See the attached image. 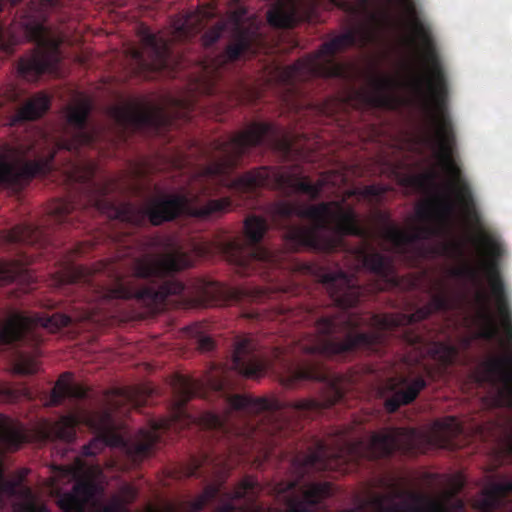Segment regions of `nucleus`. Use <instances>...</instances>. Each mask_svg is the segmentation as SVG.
Wrapping results in <instances>:
<instances>
[{"label": "nucleus", "mask_w": 512, "mask_h": 512, "mask_svg": "<svg viewBox=\"0 0 512 512\" xmlns=\"http://www.w3.org/2000/svg\"><path fill=\"white\" fill-rule=\"evenodd\" d=\"M291 324L313 326V334L298 342L296 349L303 354L289 370L285 385L293 387L299 381H318L327 387L323 399H301L283 403L276 398L232 394L226 378L210 379V388L226 405L222 414L206 411L199 417V425L210 432L216 443L208 451L191 456L186 464L175 468V479L189 477L213 479L195 499L165 500L160 508L147 512H200L210 502L220 504L212 512H258L255 504L259 484L247 476L233 491L222 492L231 469L241 462H250L261 468L265 462L277 458L289 463L297 479L287 483L281 492H291L287 499L288 512H311L309 505H317L333 494L328 482L300 485L306 475L314 471L338 470L348 460H378L395 452L404 455L418 450V433L410 428H389L375 432L369 441L358 440L333 450L323 440L290 436V423L282 419L286 409L296 418H313L324 409L345 399L342 377L332 375L323 358L340 357L358 350L382 354L392 340L421 347L424 335L416 325L422 320H286ZM393 498L402 499L382 512H447L446 501L417 491L396 490ZM353 512V511H347Z\"/></svg>", "instance_id": "nucleus-1"}, {"label": "nucleus", "mask_w": 512, "mask_h": 512, "mask_svg": "<svg viewBox=\"0 0 512 512\" xmlns=\"http://www.w3.org/2000/svg\"><path fill=\"white\" fill-rule=\"evenodd\" d=\"M410 41L419 45L426 68L424 73L413 76L409 82L426 118L422 142L432 150L439 166L448 176L447 193L433 202L420 205L416 210L421 221L430 222L437 216L440 222V226L416 227L421 241H424L439 236L444 228L450 226L456 210L452 196L467 220L479 223L480 216L472 189L455 159L456 135L448 111V82L432 33H412Z\"/></svg>", "instance_id": "nucleus-2"}, {"label": "nucleus", "mask_w": 512, "mask_h": 512, "mask_svg": "<svg viewBox=\"0 0 512 512\" xmlns=\"http://www.w3.org/2000/svg\"><path fill=\"white\" fill-rule=\"evenodd\" d=\"M269 213L273 224L284 230L291 248L344 252L354 259V268H365L381 280L371 290H384L398 283L393 260L374 248L372 233L362 225L354 207L344 201L316 205L279 201L271 205Z\"/></svg>", "instance_id": "nucleus-3"}, {"label": "nucleus", "mask_w": 512, "mask_h": 512, "mask_svg": "<svg viewBox=\"0 0 512 512\" xmlns=\"http://www.w3.org/2000/svg\"><path fill=\"white\" fill-rule=\"evenodd\" d=\"M176 397L175 409L170 417L152 419L147 428H141L130 437L120 432L113 413L123 409H138L147 404L154 391L148 386L115 388L108 397V408L88 416L87 423L96 436L82 447V455L95 456L106 447L120 448L131 466L139 465L148 458L155 446L162 442L165 435L194 421L186 411V403L193 397H204V383L185 375H176L172 381Z\"/></svg>", "instance_id": "nucleus-4"}, {"label": "nucleus", "mask_w": 512, "mask_h": 512, "mask_svg": "<svg viewBox=\"0 0 512 512\" xmlns=\"http://www.w3.org/2000/svg\"><path fill=\"white\" fill-rule=\"evenodd\" d=\"M278 127L268 122H253L227 140L214 142L217 155L200 174V193L217 194L227 188L238 195L256 196L261 188L280 190L286 194L300 193L311 200L321 196L325 180L311 182L301 172L282 171L278 168L261 166L232 178V172L240 165L241 159L254 147L273 145L280 137Z\"/></svg>", "instance_id": "nucleus-5"}, {"label": "nucleus", "mask_w": 512, "mask_h": 512, "mask_svg": "<svg viewBox=\"0 0 512 512\" xmlns=\"http://www.w3.org/2000/svg\"><path fill=\"white\" fill-rule=\"evenodd\" d=\"M149 247H163L164 254L145 252L130 258L125 272L112 270L109 283L94 288L106 300L135 299L150 309L163 305L170 295H180L185 285L175 274L192 265L188 254L177 248L169 238L152 237Z\"/></svg>", "instance_id": "nucleus-6"}, {"label": "nucleus", "mask_w": 512, "mask_h": 512, "mask_svg": "<svg viewBox=\"0 0 512 512\" xmlns=\"http://www.w3.org/2000/svg\"><path fill=\"white\" fill-rule=\"evenodd\" d=\"M87 187L89 194L85 202L76 199L75 196L56 199L50 204L48 213L59 223L73 225L74 218L78 217L83 209L92 208L101 213L112 210L114 217L122 222L140 226L147 218L152 225L158 226L173 221L181 215L208 218L227 212L232 207V201L228 197L212 199L205 204L196 205L193 203V196L186 193L157 196L143 208L131 203H124L116 207L106 198L105 187H97L93 182L87 183Z\"/></svg>", "instance_id": "nucleus-7"}, {"label": "nucleus", "mask_w": 512, "mask_h": 512, "mask_svg": "<svg viewBox=\"0 0 512 512\" xmlns=\"http://www.w3.org/2000/svg\"><path fill=\"white\" fill-rule=\"evenodd\" d=\"M383 20L375 13H368V20L357 29H349L345 33L324 42L318 51L297 60L289 66H277L274 80L284 86L291 96L300 94L298 84L312 78H335L343 73L341 65L335 60L336 53L349 47L361 49L378 41Z\"/></svg>", "instance_id": "nucleus-8"}, {"label": "nucleus", "mask_w": 512, "mask_h": 512, "mask_svg": "<svg viewBox=\"0 0 512 512\" xmlns=\"http://www.w3.org/2000/svg\"><path fill=\"white\" fill-rule=\"evenodd\" d=\"M383 20L375 13H368V20L357 29H349L345 33L324 42L318 51L297 60L289 66H277L274 80L284 86L291 96L300 94L298 84L312 78H335L343 73L341 65L335 60L336 53L349 47L361 49L378 41Z\"/></svg>", "instance_id": "nucleus-9"}, {"label": "nucleus", "mask_w": 512, "mask_h": 512, "mask_svg": "<svg viewBox=\"0 0 512 512\" xmlns=\"http://www.w3.org/2000/svg\"><path fill=\"white\" fill-rule=\"evenodd\" d=\"M71 318L62 313L26 314L13 311L0 325V344L15 347L28 346L32 352L19 351L14 361L13 370L20 375H32L38 371V346L43 341L42 330L56 332L70 324Z\"/></svg>", "instance_id": "nucleus-10"}, {"label": "nucleus", "mask_w": 512, "mask_h": 512, "mask_svg": "<svg viewBox=\"0 0 512 512\" xmlns=\"http://www.w3.org/2000/svg\"><path fill=\"white\" fill-rule=\"evenodd\" d=\"M246 15L247 10L244 7H238L229 14L228 23L219 22L203 34V44L207 47L212 46L221 38L227 25L230 24L233 40L217 57L202 63V75L198 79V88L202 93L211 95L217 91L221 70L227 64L255 53L254 44L257 40V31L250 26H245Z\"/></svg>", "instance_id": "nucleus-11"}, {"label": "nucleus", "mask_w": 512, "mask_h": 512, "mask_svg": "<svg viewBox=\"0 0 512 512\" xmlns=\"http://www.w3.org/2000/svg\"><path fill=\"white\" fill-rule=\"evenodd\" d=\"M267 230L268 222L265 218L250 215L244 222V232L248 244L234 239L222 245L223 252L229 261L238 268L240 274L255 273L260 265L273 261L271 252L259 245Z\"/></svg>", "instance_id": "nucleus-12"}, {"label": "nucleus", "mask_w": 512, "mask_h": 512, "mask_svg": "<svg viewBox=\"0 0 512 512\" xmlns=\"http://www.w3.org/2000/svg\"><path fill=\"white\" fill-rule=\"evenodd\" d=\"M428 353L433 360L436 361L435 366L423 365V374L410 379L408 376H403L400 383L403 389L396 391L391 397L387 398L384 402L385 409L389 413L396 412L401 406L412 403L419 393L426 388L427 379L436 380L442 377L448 367L455 361L458 350L455 346L443 343L434 342L428 349Z\"/></svg>", "instance_id": "nucleus-13"}, {"label": "nucleus", "mask_w": 512, "mask_h": 512, "mask_svg": "<svg viewBox=\"0 0 512 512\" xmlns=\"http://www.w3.org/2000/svg\"><path fill=\"white\" fill-rule=\"evenodd\" d=\"M140 47H131L128 53L131 57L133 72L141 77L150 78L152 74L169 69L172 53L169 42L150 31L146 26L138 30Z\"/></svg>", "instance_id": "nucleus-14"}, {"label": "nucleus", "mask_w": 512, "mask_h": 512, "mask_svg": "<svg viewBox=\"0 0 512 512\" xmlns=\"http://www.w3.org/2000/svg\"><path fill=\"white\" fill-rule=\"evenodd\" d=\"M13 159L6 155L0 156V186L13 190H21L36 176L46 175L52 169L54 153L47 157L37 156L32 160L26 159L27 151L21 147L12 151Z\"/></svg>", "instance_id": "nucleus-15"}, {"label": "nucleus", "mask_w": 512, "mask_h": 512, "mask_svg": "<svg viewBox=\"0 0 512 512\" xmlns=\"http://www.w3.org/2000/svg\"><path fill=\"white\" fill-rule=\"evenodd\" d=\"M92 109V100L83 95L79 96L75 103L68 107L66 127L64 136L58 142L59 148L77 154L82 146H92L94 144L96 136L88 125Z\"/></svg>", "instance_id": "nucleus-16"}, {"label": "nucleus", "mask_w": 512, "mask_h": 512, "mask_svg": "<svg viewBox=\"0 0 512 512\" xmlns=\"http://www.w3.org/2000/svg\"><path fill=\"white\" fill-rule=\"evenodd\" d=\"M112 115L123 129H159L168 122L161 108L146 105L115 107Z\"/></svg>", "instance_id": "nucleus-17"}, {"label": "nucleus", "mask_w": 512, "mask_h": 512, "mask_svg": "<svg viewBox=\"0 0 512 512\" xmlns=\"http://www.w3.org/2000/svg\"><path fill=\"white\" fill-rule=\"evenodd\" d=\"M231 367L247 378H257L264 373V359L257 351V345L251 336L236 338Z\"/></svg>", "instance_id": "nucleus-18"}, {"label": "nucleus", "mask_w": 512, "mask_h": 512, "mask_svg": "<svg viewBox=\"0 0 512 512\" xmlns=\"http://www.w3.org/2000/svg\"><path fill=\"white\" fill-rule=\"evenodd\" d=\"M103 493V487L92 477L76 480L70 492L63 493L58 505L63 512H86L88 503Z\"/></svg>", "instance_id": "nucleus-19"}, {"label": "nucleus", "mask_w": 512, "mask_h": 512, "mask_svg": "<svg viewBox=\"0 0 512 512\" xmlns=\"http://www.w3.org/2000/svg\"><path fill=\"white\" fill-rule=\"evenodd\" d=\"M376 216L382 223V237L390 242L399 253L406 254L410 248L422 242L416 228L411 232L405 231L392 223L387 213L381 211H378Z\"/></svg>", "instance_id": "nucleus-20"}, {"label": "nucleus", "mask_w": 512, "mask_h": 512, "mask_svg": "<svg viewBox=\"0 0 512 512\" xmlns=\"http://www.w3.org/2000/svg\"><path fill=\"white\" fill-rule=\"evenodd\" d=\"M28 259L24 261H0V285L16 283L22 293L34 289L35 276L27 268Z\"/></svg>", "instance_id": "nucleus-21"}, {"label": "nucleus", "mask_w": 512, "mask_h": 512, "mask_svg": "<svg viewBox=\"0 0 512 512\" xmlns=\"http://www.w3.org/2000/svg\"><path fill=\"white\" fill-rule=\"evenodd\" d=\"M370 86L372 88L370 102L374 106H393L392 94L399 86V81L395 77L386 74H375L370 78Z\"/></svg>", "instance_id": "nucleus-22"}, {"label": "nucleus", "mask_w": 512, "mask_h": 512, "mask_svg": "<svg viewBox=\"0 0 512 512\" xmlns=\"http://www.w3.org/2000/svg\"><path fill=\"white\" fill-rule=\"evenodd\" d=\"M87 394L88 392L86 388L74 383L72 380V374L65 372L59 377L55 386L51 390L50 403L53 406H59L65 399L83 400L87 397Z\"/></svg>", "instance_id": "nucleus-23"}, {"label": "nucleus", "mask_w": 512, "mask_h": 512, "mask_svg": "<svg viewBox=\"0 0 512 512\" xmlns=\"http://www.w3.org/2000/svg\"><path fill=\"white\" fill-rule=\"evenodd\" d=\"M27 440L23 426L0 414V449L16 451Z\"/></svg>", "instance_id": "nucleus-24"}, {"label": "nucleus", "mask_w": 512, "mask_h": 512, "mask_svg": "<svg viewBox=\"0 0 512 512\" xmlns=\"http://www.w3.org/2000/svg\"><path fill=\"white\" fill-rule=\"evenodd\" d=\"M510 493H512V480L492 483L483 490L479 506L485 512H493L503 505Z\"/></svg>", "instance_id": "nucleus-25"}, {"label": "nucleus", "mask_w": 512, "mask_h": 512, "mask_svg": "<svg viewBox=\"0 0 512 512\" xmlns=\"http://www.w3.org/2000/svg\"><path fill=\"white\" fill-rule=\"evenodd\" d=\"M50 107V98L43 93L29 99L13 116L12 123L33 121L42 117Z\"/></svg>", "instance_id": "nucleus-26"}, {"label": "nucleus", "mask_w": 512, "mask_h": 512, "mask_svg": "<svg viewBox=\"0 0 512 512\" xmlns=\"http://www.w3.org/2000/svg\"><path fill=\"white\" fill-rule=\"evenodd\" d=\"M78 423L79 419L76 415L69 414L62 416L59 420L47 426L46 437L51 440L71 443L76 438V427Z\"/></svg>", "instance_id": "nucleus-27"}, {"label": "nucleus", "mask_w": 512, "mask_h": 512, "mask_svg": "<svg viewBox=\"0 0 512 512\" xmlns=\"http://www.w3.org/2000/svg\"><path fill=\"white\" fill-rule=\"evenodd\" d=\"M43 231L32 224L16 225L6 232L5 238L9 243L29 246H41Z\"/></svg>", "instance_id": "nucleus-28"}, {"label": "nucleus", "mask_w": 512, "mask_h": 512, "mask_svg": "<svg viewBox=\"0 0 512 512\" xmlns=\"http://www.w3.org/2000/svg\"><path fill=\"white\" fill-rule=\"evenodd\" d=\"M138 496L137 489L131 484H124L120 487L117 495H114L108 504L104 505L98 511L100 512H128V506L132 504Z\"/></svg>", "instance_id": "nucleus-29"}, {"label": "nucleus", "mask_w": 512, "mask_h": 512, "mask_svg": "<svg viewBox=\"0 0 512 512\" xmlns=\"http://www.w3.org/2000/svg\"><path fill=\"white\" fill-rule=\"evenodd\" d=\"M267 20L272 27L278 29H290L297 23L295 12L282 7L268 11Z\"/></svg>", "instance_id": "nucleus-30"}, {"label": "nucleus", "mask_w": 512, "mask_h": 512, "mask_svg": "<svg viewBox=\"0 0 512 512\" xmlns=\"http://www.w3.org/2000/svg\"><path fill=\"white\" fill-rule=\"evenodd\" d=\"M436 426L439 433L441 434V437L445 438L443 439L444 445H449L450 440L448 438L457 436L462 432L461 424L455 417L452 416L437 422Z\"/></svg>", "instance_id": "nucleus-31"}, {"label": "nucleus", "mask_w": 512, "mask_h": 512, "mask_svg": "<svg viewBox=\"0 0 512 512\" xmlns=\"http://www.w3.org/2000/svg\"><path fill=\"white\" fill-rule=\"evenodd\" d=\"M12 480L5 478L4 470L0 466V512H11Z\"/></svg>", "instance_id": "nucleus-32"}, {"label": "nucleus", "mask_w": 512, "mask_h": 512, "mask_svg": "<svg viewBox=\"0 0 512 512\" xmlns=\"http://www.w3.org/2000/svg\"><path fill=\"white\" fill-rule=\"evenodd\" d=\"M27 395L28 392L24 389H17L6 383L0 384V402L2 403H14Z\"/></svg>", "instance_id": "nucleus-33"}, {"label": "nucleus", "mask_w": 512, "mask_h": 512, "mask_svg": "<svg viewBox=\"0 0 512 512\" xmlns=\"http://www.w3.org/2000/svg\"><path fill=\"white\" fill-rule=\"evenodd\" d=\"M194 19L191 17L184 18L181 23L175 28L176 37L188 38L196 33L200 27L194 25Z\"/></svg>", "instance_id": "nucleus-34"}, {"label": "nucleus", "mask_w": 512, "mask_h": 512, "mask_svg": "<svg viewBox=\"0 0 512 512\" xmlns=\"http://www.w3.org/2000/svg\"><path fill=\"white\" fill-rule=\"evenodd\" d=\"M438 174L435 171L422 173L412 178V183L420 188L437 187Z\"/></svg>", "instance_id": "nucleus-35"}, {"label": "nucleus", "mask_w": 512, "mask_h": 512, "mask_svg": "<svg viewBox=\"0 0 512 512\" xmlns=\"http://www.w3.org/2000/svg\"><path fill=\"white\" fill-rule=\"evenodd\" d=\"M385 193V188L380 185H367L359 191V195L369 199H379Z\"/></svg>", "instance_id": "nucleus-36"}, {"label": "nucleus", "mask_w": 512, "mask_h": 512, "mask_svg": "<svg viewBox=\"0 0 512 512\" xmlns=\"http://www.w3.org/2000/svg\"><path fill=\"white\" fill-rule=\"evenodd\" d=\"M214 347H215V343L211 337L206 336V335H200L198 337V348L202 352H209V351L213 350Z\"/></svg>", "instance_id": "nucleus-37"}, {"label": "nucleus", "mask_w": 512, "mask_h": 512, "mask_svg": "<svg viewBox=\"0 0 512 512\" xmlns=\"http://www.w3.org/2000/svg\"><path fill=\"white\" fill-rule=\"evenodd\" d=\"M23 512H48L46 507L33 501H27L21 505Z\"/></svg>", "instance_id": "nucleus-38"}, {"label": "nucleus", "mask_w": 512, "mask_h": 512, "mask_svg": "<svg viewBox=\"0 0 512 512\" xmlns=\"http://www.w3.org/2000/svg\"><path fill=\"white\" fill-rule=\"evenodd\" d=\"M84 277L81 270L75 271L72 275L69 276V279L67 281L69 282H78Z\"/></svg>", "instance_id": "nucleus-39"}, {"label": "nucleus", "mask_w": 512, "mask_h": 512, "mask_svg": "<svg viewBox=\"0 0 512 512\" xmlns=\"http://www.w3.org/2000/svg\"><path fill=\"white\" fill-rule=\"evenodd\" d=\"M453 249L456 251V253L460 257H464V248L461 244H459V243L454 244Z\"/></svg>", "instance_id": "nucleus-40"}, {"label": "nucleus", "mask_w": 512, "mask_h": 512, "mask_svg": "<svg viewBox=\"0 0 512 512\" xmlns=\"http://www.w3.org/2000/svg\"><path fill=\"white\" fill-rule=\"evenodd\" d=\"M17 98V94H16V91L11 88L9 91H8V95H7V100L8 101H15Z\"/></svg>", "instance_id": "nucleus-41"}, {"label": "nucleus", "mask_w": 512, "mask_h": 512, "mask_svg": "<svg viewBox=\"0 0 512 512\" xmlns=\"http://www.w3.org/2000/svg\"><path fill=\"white\" fill-rule=\"evenodd\" d=\"M248 318H251V319H256L258 318V314L257 313H249L246 315Z\"/></svg>", "instance_id": "nucleus-42"}, {"label": "nucleus", "mask_w": 512, "mask_h": 512, "mask_svg": "<svg viewBox=\"0 0 512 512\" xmlns=\"http://www.w3.org/2000/svg\"><path fill=\"white\" fill-rule=\"evenodd\" d=\"M264 294H265V292H264V291L259 290V291H258V296H257V297H258L259 299H262V298L264 297Z\"/></svg>", "instance_id": "nucleus-43"}, {"label": "nucleus", "mask_w": 512, "mask_h": 512, "mask_svg": "<svg viewBox=\"0 0 512 512\" xmlns=\"http://www.w3.org/2000/svg\"><path fill=\"white\" fill-rule=\"evenodd\" d=\"M22 0H10L11 4L12 5H17L19 2H21Z\"/></svg>", "instance_id": "nucleus-44"}, {"label": "nucleus", "mask_w": 512, "mask_h": 512, "mask_svg": "<svg viewBox=\"0 0 512 512\" xmlns=\"http://www.w3.org/2000/svg\"><path fill=\"white\" fill-rule=\"evenodd\" d=\"M23 490H24L23 492H24L25 494H30V490H29L28 488H24Z\"/></svg>", "instance_id": "nucleus-45"}, {"label": "nucleus", "mask_w": 512, "mask_h": 512, "mask_svg": "<svg viewBox=\"0 0 512 512\" xmlns=\"http://www.w3.org/2000/svg\"><path fill=\"white\" fill-rule=\"evenodd\" d=\"M363 6L367 5V0H360Z\"/></svg>", "instance_id": "nucleus-46"}, {"label": "nucleus", "mask_w": 512, "mask_h": 512, "mask_svg": "<svg viewBox=\"0 0 512 512\" xmlns=\"http://www.w3.org/2000/svg\"><path fill=\"white\" fill-rule=\"evenodd\" d=\"M417 256H422V251H420V250H419V251L417 252Z\"/></svg>", "instance_id": "nucleus-47"}, {"label": "nucleus", "mask_w": 512, "mask_h": 512, "mask_svg": "<svg viewBox=\"0 0 512 512\" xmlns=\"http://www.w3.org/2000/svg\"><path fill=\"white\" fill-rule=\"evenodd\" d=\"M451 495H452V493H451V492H447V493H446L447 498H448V497H450Z\"/></svg>", "instance_id": "nucleus-48"}, {"label": "nucleus", "mask_w": 512, "mask_h": 512, "mask_svg": "<svg viewBox=\"0 0 512 512\" xmlns=\"http://www.w3.org/2000/svg\"><path fill=\"white\" fill-rule=\"evenodd\" d=\"M4 105V101L0 100V107Z\"/></svg>", "instance_id": "nucleus-49"}, {"label": "nucleus", "mask_w": 512, "mask_h": 512, "mask_svg": "<svg viewBox=\"0 0 512 512\" xmlns=\"http://www.w3.org/2000/svg\"><path fill=\"white\" fill-rule=\"evenodd\" d=\"M98 512H100V511H98Z\"/></svg>", "instance_id": "nucleus-50"}]
</instances>
